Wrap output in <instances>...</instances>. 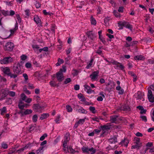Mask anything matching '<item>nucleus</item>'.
<instances>
[{"label": "nucleus", "instance_id": "1", "mask_svg": "<svg viewBox=\"0 0 154 154\" xmlns=\"http://www.w3.org/2000/svg\"><path fill=\"white\" fill-rule=\"evenodd\" d=\"M23 64V62L21 61L18 63L17 64H15L13 67V71L14 73V75H16L17 77L19 74L23 73L21 70V68L22 67V65Z\"/></svg>", "mask_w": 154, "mask_h": 154}, {"label": "nucleus", "instance_id": "2", "mask_svg": "<svg viewBox=\"0 0 154 154\" xmlns=\"http://www.w3.org/2000/svg\"><path fill=\"white\" fill-rule=\"evenodd\" d=\"M2 70L4 73L6 75L8 76H10L11 78L14 79L17 77V75H14L11 72V70L9 67H3L2 68Z\"/></svg>", "mask_w": 154, "mask_h": 154}, {"label": "nucleus", "instance_id": "3", "mask_svg": "<svg viewBox=\"0 0 154 154\" xmlns=\"http://www.w3.org/2000/svg\"><path fill=\"white\" fill-rule=\"evenodd\" d=\"M82 150L83 153L87 154H94L96 152V149L92 147L90 148L88 147H83L82 148Z\"/></svg>", "mask_w": 154, "mask_h": 154}, {"label": "nucleus", "instance_id": "4", "mask_svg": "<svg viewBox=\"0 0 154 154\" xmlns=\"http://www.w3.org/2000/svg\"><path fill=\"white\" fill-rule=\"evenodd\" d=\"M13 59L10 57H6L4 58L2 60H0V63L2 64H8L12 62Z\"/></svg>", "mask_w": 154, "mask_h": 154}, {"label": "nucleus", "instance_id": "5", "mask_svg": "<svg viewBox=\"0 0 154 154\" xmlns=\"http://www.w3.org/2000/svg\"><path fill=\"white\" fill-rule=\"evenodd\" d=\"M70 139L69 134V133L66 134L64 137V140L63 144V147L64 148H67V143Z\"/></svg>", "mask_w": 154, "mask_h": 154}, {"label": "nucleus", "instance_id": "6", "mask_svg": "<svg viewBox=\"0 0 154 154\" xmlns=\"http://www.w3.org/2000/svg\"><path fill=\"white\" fill-rule=\"evenodd\" d=\"M14 45L12 42H8L5 46V49L8 51H11L13 50Z\"/></svg>", "mask_w": 154, "mask_h": 154}, {"label": "nucleus", "instance_id": "7", "mask_svg": "<svg viewBox=\"0 0 154 154\" xmlns=\"http://www.w3.org/2000/svg\"><path fill=\"white\" fill-rule=\"evenodd\" d=\"M112 63L115 65L114 68L116 69H120L122 70H123L124 66L121 63L116 61H114Z\"/></svg>", "mask_w": 154, "mask_h": 154}, {"label": "nucleus", "instance_id": "8", "mask_svg": "<svg viewBox=\"0 0 154 154\" xmlns=\"http://www.w3.org/2000/svg\"><path fill=\"white\" fill-rule=\"evenodd\" d=\"M62 70L60 69L59 71L57 73V78L59 82H62L64 76L62 73Z\"/></svg>", "mask_w": 154, "mask_h": 154}, {"label": "nucleus", "instance_id": "9", "mask_svg": "<svg viewBox=\"0 0 154 154\" xmlns=\"http://www.w3.org/2000/svg\"><path fill=\"white\" fill-rule=\"evenodd\" d=\"M148 89H149V88H148ZM147 96L148 99L150 102L151 103L154 102V95H153L151 90H148Z\"/></svg>", "mask_w": 154, "mask_h": 154}, {"label": "nucleus", "instance_id": "10", "mask_svg": "<svg viewBox=\"0 0 154 154\" xmlns=\"http://www.w3.org/2000/svg\"><path fill=\"white\" fill-rule=\"evenodd\" d=\"M144 95V94L140 91H138L135 94V96L137 100H142L143 101L144 100V99L143 98Z\"/></svg>", "mask_w": 154, "mask_h": 154}, {"label": "nucleus", "instance_id": "11", "mask_svg": "<svg viewBox=\"0 0 154 154\" xmlns=\"http://www.w3.org/2000/svg\"><path fill=\"white\" fill-rule=\"evenodd\" d=\"M88 37L91 40H94L96 37V35L92 31H89L87 32Z\"/></svg>", "mask_w": 154, "mask_h": 154}, {"label": "nucleus", "instance_id": "12", "mask_svg": "<svg viewBox=\"0 0 154 154\" xmlns=\"http://www.w3.org/2000/svg\"><path fill=\"white\" fill-rule=\"evenodd\" d=\"M99 73L98 71H95L90 75V77L92 80L94 81L96 80L97 79Z\"/></svg>", "mask_w": 154, "mask_h": 154}, {"label": "nucleus", "instance_id": "13", "mask_svg": "<svg viewBox=\"0 0 154 154\" xmlns=\"http://www.w3.org/2000/svg\"><path fill=\"white\" fill-rule=\"evenodd\" d=\"M129 143V141L127 138H125L124 140H123L120 143V144L122 146H124L127 147L128 144Z\"/></svg>", "mask_w": 154, "mask_h": 154}, {"label": "nucleus", "instance_id": "14", "mask_svg": "<svg viewBox=\"0 0 154 154\" xmlns=\"http://www.w3.org/2000/svg\"><path fill=\"white\" fill-rule=\"evenodd\" d=\"M84 87L85 90L86 91L87 93L91 94L92 92H94V91L91 89L90 87L88 85H85Z\"/></svg>", "mask_w": 154, "mask_h": 154}, {"label": "nucleus", "instance_id": "15", "mask_svg": "<svg viewBox=\"0 0 154 154\" xmlns=\"http://www.w3.org/2000/svg\"><path fill=\"white\" fill-rule=\"evenodd\" d=\"M2 98H3L8 95V90L3 89L2 91Z\"/></svg>", "mask_w": 154, "mask_h": 154}, {"label": "nucleus", "instance_id": "16", "mask_svg": "<svg viewBox=\"0 0 154 154\" xmlns=\"http://www.w3.org/2000/svg\"><path fill=\"white\" fill-rule=\"evenodd\" d=\"M34 20L37 24L39 25L41 24V20L38 16H35Z\"/></svg>", "mask_w": 154, "mask_h": 154}, {"label": "nucleus", "instance_id": "17", "mask_svg": "<svg viewBox=\"0 0 154 154\" xmlns=\"http://www.w3.org/2000/svg\"><path fill=\"white\" fill-rule=\"evenodd\" d=\"M118 116L117 115H113L110 117V121L112 123H115L118 120Z\"/></svg>", "mask_w": 154, "mask_h": 154}, {"label": "nucleus", "instance_id": "18", "mask_svg": "<svg viewBox=\"0 0 154 154\" xmlns=\"http://www.w3.org/2000/svg\"><path fill=\"white\" fill-rule=\"evenodd\" d=\"M117 90L119 91V93L120 94H123L124 90L123 89H122L120 85H118L116 88Z\"/></svg>", "mask_w": 154, "mask_h": 154}, {"label": "nucleus", "instance_id": "19", "mask_svg": "<svg viewBox=\"0 0 154 154\" xmlns=\"http://www.w3.org/2000/svg\"><path fill=\"white\" fill-rule=\"evenodd\" d=\"M134 58L136 60H142L145 59V57L144 56L140 55L135 56Z\"/></svg>", "mask_w": 154, "mask_h": 154}, {"label": "nucleus", "instance_id": "20", "mask_svg": "<svg viewBox=\"0 0 154 154\" xmlns=\"http://www.w3.org/2000/svg\"><path fill=\"white\" fill-rule=\"evenodd\" d=\"M49 116V115L48 113H43L41 115L40 119L42 120H43L47 118Z\"/></svg>", "mask_w": 154, "mask_h": 154}, {"label": "nucleus", "instance_id": "21", "mask_svg": "<svg viewBox=\"0 0 154 154\" xmlns=\"http://www.w3.org/2000/svg\"><path fill=\"white\" fill-rule=\"evenodd\" d=\"M79 113L83 114H86L87 113V111L84 109L83 108L81 107L76 110Z\"/></svg>", "mask_w": 154, "mask_h": 154}, {"label": "nucleus", "instance_id": "22", "mask_svg": "<svg viewBox=\"0 0 154 154\" xmlns=\"http://www.w3.org/2000/svg\"><path fill=\"white\" fill-rule=\"evenodd\" d=\"M134 141L136 144L141 145L140 142V138L139 137H135L134 138Z\"/></svg>", "mask_w": 154, "mask_h": 154}, {"label": "nucleus", "instance_id": "23", "mask_svg": "<svg viewBox=\"0 0 154 154\" xmlns=\"http://www.w3.org/2000/svg\"><path fill=\"white\" fill-rule=\"evenodd\" d=\"M18 24L17 22H16L15 25V27L14 29H11L10 30V32L11 34H13L16 31V30L18 29Z\"/></svg>", "mask_w": 154, "mask_h": 154}, {"label": "nucleus", "instance_id": "24", "mask_svg": "<svg viewBox=\"0 0 154 154\" xmlns=\"http://www.w3.org/2000/svg\"><path fill=\"white\" fill-rule=\"evenodd\" d=\"M117 139L116 137L110 138L109 140V142L111 143H115L117 142Z\"/></svg>", "mask_w": 154, "mask_h": 154}, {"label": "nucleus", "instance_id": "25", "mask_svg": "<svg viewBox=\"0 0 154 154\" xmlns=\"http://www.w3.org/2000/svg\"><path fill=\"white\" fill-rule=\"evenodd\" d=\"M32 47L35 52H36L37 54H38L39 52L38 51L36 50V49H38L39 48L38 46L37 45H32Z\"/></svg>", "mask_w": 154, "mask_h": 154}, {"label": "nucleus", "instance_id": "26", "mask_svg": "<svg viewBox=\"0 0 154 154\" xmlns=\"http://www.w3.org/2000/svg\"><path fill=\"white\" fill-rule=\"evenodd\" d=\"M127 22H125V21H120L118 23L119 26H125V25Z\"/></svg>", "mask_w": 154, "mask_h": 154}, {"label": "nucleus", "instance_id": "27", "mask_svg": "<svg viewBox=\"0 0 154 154\" xmlns=\"http://www.w3.org/2000/svg\"><path fill=\"white\" fill-rule=\"evenodd\" d=\"M32 111L31 109H26L23 112V114L24 115H28L31 113L32 112Z\"/></svg>", "mask_w": 154, "mask_h": 154}, {"label": "nucleus", "instance_id": "28", "mask_svg": "<svg viewBox=\"0 0 154 154\" xmlns=\"http://www.w3.org/2000/svg\"><path fill=\"white\" fill-rule=\"evenodd\" d=\"M63 149L64 151H66L67 150L68 151V152H70L72 153H74L75 152V150L72 149V148H71L70 147L68 148V147H67V148L66 149V148H64Z\"/></svg>", "mask_w": 154, "mask_h": 154}, {"label": "nucleus", "instance_id": "29", "mask_svg": "<svg viewBox=\"0 0 154 154\" xmlns=\"http://www.w3.org/2000/svg\"><path fill=\"white\" fill-rule=\"evenodd\" d=\"M44 147L43 146H40L38 149L36 150V154H38L39 153H41L43 152V148Z\"/></svg>", "mask_w": 154, "mask_h": 154}, {"label": "nucleus", "instance_id": "30", "mask_svg": "<svg viewBox=\"0 0 154 154\" xmlns=\"http://www.w3.org/2000/svg\"><path fill=\"white\" fill-rule=\"evenodd\" d=\"M126 28L130 29V30H132L133 29L132 26L129 23H127L125 26Z\"/></svg>", "mask_w": 154, "mask_h": 154}, {"label": "nucleus", "instance_id": "31", "mask_svg": "<svg viewBox=\"0 0 154 154\" xmlns=\"http://www.w3.org/2000/svg\"><path fill=\"white\" fill-rule=\"evenodd\" d=\"M93 61V59H91V60L90 61L89 63H87V66L86 67V68L88 69H89L90 67L92 64V63Z\"/></svg>", "mask_w": 154, "mask_h": 154}, {"label": "nucleus", "instance_id": "32", "mask_svg": "<svg viewBox=\"0 0 154 154\" xmlns=\"http://www.w3.org/2000/svg\"><path fill=\"white\" fill-rule=\"evenodd\" d=\"M123 110L125 111H130L131 110L130 108L128 106L125 105L123 106Z\"/></svg>", "mask_w": 154, "mask_h": 154}, {"label": "nucleus", "instance_id": "33", "mask_svg": "<svg viewBox=\"0 0 154 154\" xmlns=\"http://www.w3.org/2000/svg\"><path fill=\"white\" fill-rule=\"evenodd\" d=\"M91 24L94 25H95L96 24V21L95 19L93 17H91Z\"/></svg>", "mask_w": 154, "mask_h": 154}, {"label": "nucleus", "instance_id": "34", "mask_svg": "<svg viewBox=\"0 0 154 154\" xmlns=\"http://www.w3.org/2000/svg\"><path fill=\"white\" fill-rule=\"evenodd\" d=\"M34 109L35 110H38L42 108V107L39 104H34Z\"/></svg>", "mask_w": 154, "mask_h": 154}, {"label": "nucleus", "instance_id": "35", "mask_svg": "<svg viewBox=\"0 0 154 154\" xmlns=\"http://www.w3.org/2000/svg\"><path fill=\"white\" fill-rule=\"evenodd\" d=\"M103 131H104L105 130H108L110 128V126L108 125H104L101 127Z\"/></svg>", "mask_w": 154, "mask_h": 154}, {"label": "nucleus", "instance_id": "36", "mask_svg": "<svg viewBox=\"0 0 154 154\" xmlns=\"http://www.w3.org/2000/svg\"><path fill=\"white\" fill-rule=\"evenodd\" d=\"M141 146V145L136 144L135 145H133L132 146V149H139Z\"/></svg>", "mask_w": 154, "mask_h": 154}, {"label": "nucleus", "instance_id": "37", "mask_svg": "<svg viewBox=\"0 0 154 154\" xmlns=\"http://www.w3.org/2000/svg\"><path fill=\"white\" fill-rule=\"evenodd\" d=\"M66 108L68 112H70L72 111V109L69 105H67L66 106Z\"/></svg>", "mask_w": 154, "mask_h": 154}, {"label": "nucleus", "instance_id": "38", "mask_svg": "<svg viewBox=\"0 0 154 154\" xmlns=\"http://www.w3.org/2000/svg\"><path fill=\"white\" fill-rule=\"evenodd\" d=\"M114 15L117 17H120V14L116 11H113Z\"/></svg>", "mask_w": 154, "mask_h": 154}, {"label": "nucleus", "instance_id": "39", "mask_svg": "<svg viewBox=\"0 0 154 154\" xmlns=\"http://www.w3.org/2000/svg\"><path fill=\"white\" fill-rule=\"evenodd\" d=\"M89 109L92 113H95V108L93 106H90L89 108Z\"/></svg>", "mask_w": 154, "mask_h": 154}, {"label": "nucleus", "instance_id": "40", "mask_svg": "<svg viewBox=\"0 0 154 154\" xmlns=\"http://www.w3.org/2000/svg\"><path fill=\"white\" fill-rule=\"evenodd\" d=\"M49 84L52 87H54L56 85L55 82L52 81H51L49 82Z\"/></svg>", "mask_w": 154, "mask_h": 154}, {"label": "nucleus", "instance_id": "41", "mask_svg": "<svg viewBox=\"0 0 154 154\" xmlns=\"http://www.w3.org/2000/svg\"><path fill=\"white\" fill-rule=\"evenodd\" d=\"M9 95L10 96L13 97L15 95V93L14 92L12 91H8V93Z\"/></svg>", "mask_w": 154, "mask_h": 154}, {"label": "nucleus", "instance_id": "42", "mask_svg": "<svg viewBox=\"0 0 154 154\" xmlns=\"http://www.w3.org/2000/svg\"><path fill=\"white\" fill-rule=\"evenodd\" d=\"M85 119H80L78 122V123L79 124V125H82L85 122Z\"/></svg>", "mask_w": 154, "mask_h": 154}, {"label": "nucleus", "instance_id": "43", "mask_svg": "<svg viewBox=\"0 0 154 154\" xmlns=\"http://www.w3.org/2000/svg\"><path fill=\"white\" fill-rule=\"evenodd\" d=\"M1 111V114H2L3 113L6 112V109L5 107H4L2 109H0Z\"/></svg>", "mask_w": 154, "mask_h": 154}, {"label": "nucleus", "instance_id": "44", "mask_svg": "<svg viewBox=\"0 0 154 154\" xmlns=\"http://www.w3.org/2000/svg\"><path fill=\"white\" fill-rule=\"evenodd\" d=\"M38 116L36 115H34L32 117V120L34 122H36L37 120Z\"/></svg>", "mask_w": 154, "mask_h": 154}, {"label": "nucleus", "instance_id": "45", "mask_svg": "<svg viewBox=\"0 0 154 154\" xmlns=\"http://www.w3.org/2000/svg\"><path fill=\"white\" fill-rule=\"evenodd\" d=\"M71 81V80L70 78H67L66 79L65 81H64V83L65 84H67L70 82Z\"/></svg>", "mask_w": 154, "mask_h": 154}, {"label": "nucleus", "instance_id": "46", "mask_svg": "<svg viewBox=\"0 0 154 154\" xmlns=\"http://www.w3.org/2000/svg\"><path fill=\"white\" fill-rule=\"evenodd\" d=\"M152 146V143L151 142H148L146 144L147 149H149V147H151Z\"/></svg>", "mask_w": 154, "mask_h": 154}, {"label": "nucleus", "instance_id": "47", "mask_svg": "<svg viewBox=\"0 0 154 154\" xmlns=\"http://www.w3.org/2000/svg\"><path fill=\"white\" fill-rule=\"evenodd\" d=\"M2 146L4 149H6L8 148V146L6 143H3L2 144Z\"/></svg>", "mask_w": 154, "mask_h": 154}, {"label": "nucleus", "instance_id": "48", "mask_svg": "<svg viewBox=\"0 0 154 154\" xmlns=\"http://www.w3.org/2000/svg\"><path fill=\"white\" fill-rule=\"evenodd\" d=\"M140 118L142 119V120L145 122H146L147 121L146 117L144 116H142L140 117Z\"/></svg>", "mask_w": 154, "mask_h": 154}, {"label": "nucleus", "instance_id": "49", "mask_svg": "<svg viewBox=\"0 0 154 154\" xmlns=\"http://www.w3.org/2000/svg\"><path fill=\"white\" fill-rule=\"evenodd\" d=\"M25 14L26 16V17L29 16L30 14L29 10V9H27L26 10H25Z\"/></svg>", "mask_w": 154, "mask_h": 154}, {"label": "nucleus", "instance_id": "50", "mask_svg": "<svg viewBox=\"0 0 154 154\" xmlns=\"http://www.w3.org/2000/svg\"><path fill=\"white\" fill-rule=\"evenodd\" d=\"M47 135L46 134H44L40 137V140H43L45 139V138L47 137Z\"/></svg>", "mask_w": 154, "mask_h": 154}, {"label": "nucleus", "instance_id": "51", "mask_svg": "<svg viewBox=\"0 0 154 154\" xmlns=\"http://www.w3.org/2000/svg\"><path fill=\"white\" fill-rule=\"evenodd\" d=\"M23 76L24 78L25 81H26L28 79V76L27 74L26 73H23Z\"/></svg>", "mask_w": 154, "mask_h": 154}, {"label": "nucleus", "instance_id": "52", "mask_svg": "<svg viewBox=\"0 0 154 154\" xmlns=\"http://www.w3.org/2000/svg\"><path fill=\"white\" fill-rule=\"evenodd\" d=\"M21 97L23 100L25 101L27 98V97L24 94H22L21 95Z\"/></svg>", "mask_w": 154, "mask_h": 154}, {"label": "nucleus", "instance_id": "53", "mask_svg": "<svg viewBox=\"0 0 154 154\" xmlns=\"http://www.w3.org/2000/svg\"><path fill=\"white\" fill-rule=\"evenodd\" d=\"M25 66L27 68H30L31 67L32 65L30 63H26Z\"/></svg>", "mask_w": 154, "mask_h": 154}, {"label": "nucleus", "instance_id": "54", "mask_svg": "<svg viewBox=\"0 0 154 154\" xmlns=\"http://www.w3.org/2000/svg\"><path fill=\"white\" fill-rule=\"evenodd\" d=\"M91 119L92 120L94 121H96L98 122H99V119L97 117H94L91 118Z\"/></svg>", "mask_w": 154, "mask_h": 154}, {"label": "nucleus", "instance_id": "55", "mask_svg": "<svg viewBox=\"0 0 154 154\" xmlns=\"http://www.w3.org/2000/svg\"><path fill=\"white\" fill-rule=\"evenodd\" d=\"M71 57L69 55L68 56V57L65 58V62L66 63H68V62L69 61V60L71 59Z\"/></svg>", "mask_w": 154, "mask_h": 154}, {"label": "nucleus", "instance_id": "56", "mask_svg": "<svg viewBox=\"0 0 154 154\" xmlns=\"http://www.w3.org/2000/svg\"><path fill=\"white\" fill-rule=\"evenodd\" d=\"M96 53L100 55H101L103 54L102 51L99 49L97 51Z\"/></svg>", "mask_w": 154, "mask_h": 154}, {"label": "nucleus", "instance_id": "57", "mask_svg": "<svg viewBox=\"0 0 154 154\" xmlns=\"http://www.w3.org/2000/svg\"><path fill=\"white\" fill-rule=\"evenodd\" d=\"M32 100V99L30 98H28L25 100L26 102L30 103Z\"/></svg>", "mask_w": 154, "mask_h": 154}, {"label": "nucleus", "instance_id": "58", "mask_svg": "<svg viewBox=\"0 0 154 154\" xmlns=\"http://www.w3.org/2000/svg\"><path fill=\"white\" fill-rule=\"evenodd\" d=\"M26 147L25 146L24 148H23L19 149H18L17 151V152L18 153L20 152H21L23 151L25 149H26Z\"/></svg>", "mask_w": 154, "mask_h": 154}, {"label": "nucleus", "instance_id": "59", "mask_svg": "<svg viewBox=\"0 0 154 154\" xmlns=\"http://www.w3.org/2000/svg\"><path fill=\"white\" fill-rule=\"evenodd\" d=\"M27 58V56L26 55H23L21 57V60H24Z\"/></svg>", "mask_w": 154, "mask_h": 154}, {"label": "nucleus", "instance_id": "60", "mask_svg": "<svg viewBox=\"0 0 154 154\" xmlns=\"http://www.w3.org/2000/svg\"><path fill=\"white\" fill-rule=\"evenodd\" d=\"M110 18L109 17H106L104 20V23H107L108 21L110 20Z\"/></svg>", "mask_w": 154, "mask_h": 154}, {"label": "nucleus", "instance_id": "61", "mask_svg": "<svg viewBox=\"0 0 154 154\" xmlns=\"http://www.w3.org/2000/svg\"><path fill=\"white\" fill-rule=\"evenodd\" d=\"M124 8L123 7H120L119 8L118 11L120 12H123V11Z\"/></svg>", "mask_w": 154, "mask_h": 154}, {"label": "nucleus", "instance_id": "62", "mask_svg": "<svg viewBox=\"0 0 154 154\" xmlns=\"http://www.w3.org/2000/svg\"><path fill=\"white\" fill-rule=\"evenodd\" d=\"M60 116H58L57 117V118L55 119V122L56 123H59L58 122L60 121Z\"/></svg>", "mask_w": 154, "mask_h": 154}, {"label": "nucleus", "instance_id": "63", "mask_svg": "<svg viewBox=\"0 0 154 154\" xmlns=\"http://www.w3.org/2000/svg\"><path fill=\"white\" fill-rule=\"evenodd\" d=\"M79 89V85H76L74 86V89L75 90H78Z\"/></svg>", "mask_w": 154, "mask_h": 154}, {"label": "nucleus", "instance_id": "64", "mask_svg": "<svg viewBox=\"0 0 154 154\" xmlns=\"http://www.w3.org/2000/svg\"><path fill=\"white\" fill-rule=\"evenodd\" d=\"M94 133H95L97 134H98L100 132L101 130L99 129H94Z\"/></svg>", "mask_w": 154, "mask_h": 154}]
</instances>
